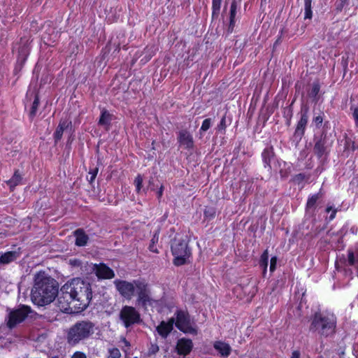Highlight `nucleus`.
I'll use <instances>...</instances> for the list:
<instances>
[{
  "mask_svg": "<svg viewBox=\"0 0 358 358\" xmlns=\"http://www.w3.org/2000/svg\"><path fill=\"white\" fill-rule=\"evenodd\" d=\"M159 346L157 344H151V345L148 350V355H155L159 351Z\"/></svg>",
  "mask_w": 358,
  "mask_h": 358,
  "instance_id": "38",
  "label": "nucleus"
},
{
  "mask_svg": "<svg viewBox=\"0 0 358 358\" xmlns=\"http://www.w3.org/2000/svg\"><path fill=\"white\" fill-rule=\"evenodd\" d=\"M122 343L124 344V345L127 348H129L130 347V343L126 339V338H123L122 340Z\"/></svg>",
  "mask_w": 358,
  "mask_h": 358,
  "instance_id": "48",
  "label": "nucleus"
},
{
  "mask_svg": "<svg viewBox=\"0 0 358 358\" xmlns=\"http://www.w3.org/2000/svg\"><path fill=\"white\" fill-rule=\"evenodd\" d=\"M178 141L180 144L187 149L193 148L194 142L193 138L187 130H182L178 134Z\"/></svg>",
  "mask_w": 358,
  "mask_h": 358,
  "instance_id": "18",
  "label": "nucleus"
},
{
  "mask_svg": "<svg viewBox=\"0 0 358 358\" xmlns=\"http://www.w3.org/2000/svg\"><path fill=\"white\" fill-rule=\"evenodd\" d=\"M171 252L174 256V265L179 266L185 264L191 255L187 236H176L171 243Z\"/></svg>",
  "mask_w": 358,
  "mask_h": 358,
  "instance_id": "5",
  "label": "nucleus"
},
{
  "mask_svg": "<svg viewBox=\"0 0 358 358\" xmlns=\"http://www.w3.org/2000/svg\"><path fill=\"white\" fill-rule=\"evenodd\" d=\"M134 358H137V357H134Z\"/></svg>",
  "mask_w": 358,
  "mask_h": 358,
  "instance_id": "53",
  "label": "nucleus"
},
{
  "mask_svg": "<svg viewBox=\"0 0 358 358\" xmlns=\"http://www.w3.org/2000/svg\"><path fill=\"white\" fill-rule=\"evenodd\" d=\"M109 352L111 358H120L121 357V352L118 348H114L110 350Z\"/></svg>",
  "mask_w": 358,
  "mask_h": 358,
  "instance_id": "35",
  "label": "nucleus"
},
{
  "mask_svg": "<svg viewBox=\"0 0 358 358\" xmlns=\"http://www.w3.org/2000/svg\"><path fill=\"white\" fill-rule=\"evenodd\" d=\"M276 263H277V258L275 257H273L271 259V262H270V271L271 272L275 271V266H276Z\"/></svg>",
  "mask_w": 358,
  "mask_h": 358,
  "instance_id": "40",
  "label": "nucleus"
},
{
  "mask_svg": "<svg viewBox=\"0 0 358 358\" xmlns=\"http://www.w3.org/2000/svg\"><path fill=\"white\" fill-rule=\"evenodd\" d=\"M216 210L213 207H206L204 210V216L208 219H212L215 217Z\"/></svg>",
  "mask_w": 358,
  "mask_h": 358,
  "instance_id": "32",
  "label": "nucleus"
},
{
  "mask_svg": "<svg viewBox=\"0 0 358 358\" xmlns=\"http://www.w3.org/2000/svg\"><path fill=\"white\" fill-rule=\"evenodd\" d=\"M226 128V120L225 117H223L220 121V124L218 125L219 129H225Z\"/></svg>",
  "mask_w": 358,
  "mask_h": 358,
  "instance_id": "45",
  "label": "nucleus"
},
{
  "mask_svg": "<svg viewBox=\"0 0 358 358\" xmlns=\"http://www.w3.org/2000/svg\"><path fill=\"white\" fill-rule=\"evenodd\" d=\"M142 182H143V178L141 175H138V176L134 180V184L136 187V190L138 192L141 190V188L142 187Z\"/></svg>",
  "mask_w": 358,
  "mask_h": 358,
  "instance_id": "34",
  "label": "nucleus"
},
{
  "mask_svg": "<svg viewBox=\"0 0 358 358\" xmlns=\"http://www.w3.org/2000/svg\"><path fill=\"white\" fill-rule=\"evenodd\" d=\"M352 115L355 121V124L357 127H358V108H354Z\"/></svg>",
  "mask_w": 358,
  "mask_h": 358,
  "instance_id": "44",
  "label": "nucleus"
},
{
  "mask_svg": "<svg viewBox=\"0 0 358 358\" xmlns=\"http://www.w3.org/2000/svg\"><path fill=\"white\" fill-rule=\"evenodd\" d=\"M336 327V318L333 313L318 311L310 318L309 331L320 336L328 337L335 333Z\"/></svg>",
  "mask_w": 358,
  "mask_h": 358,
  "instance_id": "4",
  "label": "nucleus"
},
{
  "mask_svg": "<svg viewBox=\"0 0 358 358\" xmlns=\"http://www.w3.org/2000/svg\"><path fill=\"white\" fill-rule=\"evenodd\" d=\"M93 271L99 278L111 279L115 276L114 271L105 264H94Z\"/></svg>",
  "mask_w": 358,
  "mask_h": 358,
  "instance_id": "12",
  "label": "nucleus"
},
{
  "mask_svg": "<svg viewBox=\"0 0 358 358\" xmlns=\"http://www.w3.org/2000/svg\"><path fill=\"white\" fill-rule=\"evenodd\" d=\"M348 0H340L338 3L336 4V10L338 11H341L343 8V7L347 3Z\"/></svg>",
  "mask_w": 358,
  "mask_h": 358,
  "instance_id": "41",
  "label": "nucleus"
},
{
  "mask_svg": "<svg viewBox=\"0 0 358 358\" xmlns=\"http://www.w3.org/2000/svg\"><path fill=\"white\" fill-rule=\"evenodd\" d=\"M314 122L317 127H320L322 123L323 117L321 115H318L313 119Z\"/></svg>",
  "mask_w": 358,
  "mask_h": 358,
  "instance_id": "42",
  "label": "nucleus"
},
{
  "mask_svg": "<svg viewBox=\"0 0 358 358\" xmlns=\"http://www.w3.org/2000/svg\"><path fill=\"white\" fill-rule=\"evenodd\" d=\"M98 171H99L98 168H95V169L90 171L89 174L91 175L90 179L89 180L90 182H92L94 180L95 178L97 175Z\"/></svg>",
  "mask_w": 358,
  "mask_h": 358,
  "instance_id": "39",
  "label": "nucleus"
},
{
  "mask_svg": "<svg viewBox=\"0 0 358 358\" xmlns=\"http://www.w3.org/2000/svg\"><path fill=\"white\" fill-rule=\"evenodd\" d=\"M210 127H211V119L210 118L205 119L202 123L201 127L200 132L206 131L207 130H208L210 129Z\"/></svg>",
  "mask_w": 358,
  "mask_h": 358,
  "instance_id": "33",
  "label": "nucleus"
},
{
  "mask_svg": "<svg viewBox=\"0 0 358 358\" xmlns=\"http://www.w3.org/2000/svg\"><path fill=\"white\" fill-rule=\"evenodd\" d=\"M65 285L62 286L60 293L57 294V299L55 303L57 310L66 313L78 312L74 310L73 299L71 295L66 290Z\"/></svg>",
  "mask_w": 358,
  "mask_h": 358,
  "instance_id": "7",
  "label": "nucleus"
},
{
  "mask_svg": "<svg viewBox=\"0 0 358 358\" xmlns=\"http://www.w3.org/2000/svg\"><path fill=\"white\" fill-rule=\"evenodd\" d=\"M137 282L142 281L137 280L132 282H128L123 280H115L114 281V285L121 296L130 299L134 294L135 289H136V282Z\"/></svg>",
  "mask_w": 358,
  "mask_h": 358,
  "instance_id": "10",
  "label": "nucleus"
},
{
  "mask_svg": "<svg viewBox=\"0 0 358 358\" xmlns=\"http://www.w3.org/2000/svg\"><path fill=\"white\" fill-rule=\"evenodd\" d=\"M326 143V136L324 137L321 136L320 138L315 139L313 152L319 159H322L327 155Z\"/></svg>",
  "mask_w": 358,
  "mask_h": 358,
  "instance_id": "14",
  "label": "nucleus"
},
{
  "mask_svg": "<svg viewBox=\"0 0 358 358\" xmlns=\"http://www.w3.org/2000/svg\"><path fill=\"white\" fill-rule=\"evenodd\" d=\"M20 256V253L16 251H9L2 254L0 256L1 264H7L16 260Z\"/></svg>",
  "mask_w": 358,
  "mask_h": 358,
  "instance_id": "22",
  "label": "nucleus"
},
{
  "mask_svg": "<svg viewBox=\"0 0 358 358\" xmlns=\"http://www.w3.org/2000/svg\"><path fill=\"white\" fill-rule=\"evenodd\" d=\"M268 255L267 250L264 251L262 255L259 260V266L266 271L268 266Z\"/></svg>",
  "mask_w": 358,
  "mask_h": 358,
  "instance_id": "30",
  "label": "nucleus"
},
{
  "mask_svg": "<svg viewBox=\"0 0 358 358\" xmlns=\"http://www.w3.org/2000/svg\"><path fill=\"white\" fill-rule=\"evenodd\" d=\"M288 114L287 115H289V118H291V117L292 116V108L291 107H289L288 109Z\"/></svg>",
  "mask_w": 358,
  "mask_h": 358,
  "instance_id": "50",
  "label": "nucleus"
},
{
  "mask_svg": "<svg viewBox=\"0 0 358 358\" xmlns=\"http://www.w3.org/2000/svg\"><path fill=\"white\" fill-rule=\"evenodd\" d=\"M301 353L299 350H294L292 353L291 358H300Z\"/></svg>",
  "mask_w": 358,
  "mask_h": 358,
  "instance_id": "46",
  "label": "nucleus"
},
{
  "mask_svg": "<svg viewBox=\"0 0 358 358\" xmlns=\"http://www.w3.org/2000/svg\"><path fill=\"white\" fill-rule=\"evenodd\" d=\"M306 178V176L303 173H299L294 176L293 180L296 183H301Z\"/></svg>",
  "mask_w": 358,
  "mask_h": 358,
  "instance_id": "37",
  "label": "nucleus"
},
{
  "mask_svg": "<svg viewBox=\"0 0 358 358\" xmlns=\"http://www.w3.org/2000/svg\"><path fill=\"white\" fill-rule=\"evenodd\" d=\"M21 180L22 177L18 171H15L13 177L8 181V184L10 185V188H13L17 186Z\"/></svg>",
  "mask_w": 358,
  "mask_h": 358,
  "instance_id": "26",
  "label": "nucleus"
},
{
  "mask_svg": "<svg viewBox=\"0 0 358 358\" xmlns=\"http://www.w3.org/2000/svg\"><path fill=\"white\" fill-rule=\"evenodd\" d=\"M336 213V209H334V210H333L332 213H331V215L329 216V219H330L331 220H333V219L335 217Z\"/></svg>",
  "mask_w": 358,
  "mask_h": 358,
  "instance_id": "49",
  "label": "nucleus"
},
{
  "mask_svg": "<svg viewBox=\"0 0 358 358\" xmlns=\"http://www.w3.org/2000/svg\"><path fill=\"white\" fill-rule=\"evenodd\" d=\"M322 198V194L320 192L313 194L310 196L307 201L306 211L309 213H313L316 208L317 201Z\"/></svg>",
  "mask_w": 358,
  "mask_h": 358,
  "instance_id": "23",
  "label": "nucleus"
},
{
  "mask_svg": "<svg viewBox=\"0 0 358 358\" xmlns=\"http://www.w3.org/2000/svg\"><path fill=\"white\" fill-rule=\"evenodd\" d=\"M71 121L69 119L62 120L59 122V125L57 126L56 131L54 133V139L55 143L61 140L64 131L67 130L69 128L71 129Z\"/></svg>",
  "mask_w": 358,
  "mask_h": 358,
  "instance_id": "16",
  "label": "nucleus"
},
{
  "mask_svg": "<svg viewBox=\"0 0 358 358\" xmlns=\"http://www.w3.org/2000/svg\"><path fill=\"white\" fill-rule=\"evenodd\" d=\"M58 294V283L47 275L40 271L35 275L34 285L31 289V301L38 306H44L54 301Z\"/></svg>",
  "mask_w": 358,
  "mask_h": 358,
  "instance_id": "1",
  "label": "nucleus"
},
{
  "mask_svg": "<svg viewBox=\"0 0 358 358\" xmlns=\"http://www.w3.org/2000/svg\"><path fill=\"white\" fill-rule=\"evenodd\" d=\"M192 347V340L181 338L178 341L176 348L179 355L185 356L191 352Z\"/></svg>",
  "mask_w": 358,
  "mask_h": 358,
  "instance_id": "15",
  "label": "nucleus"
},
{
  "mask_svg": "<svg viewBox=\"0 0 358 358\" xmlns=\"http://www.w3.org/2000/svg\"><path fill=\"white\" fill-rule=\"evenodd\" d=\"M222 0H213V17H217L220 10Z\"/></svg>",
  "mask_w": 358,
  "mask_h": 358,
  "instance_id": "31",
  "label": "nucleus"
},
{
  "mask_svg": "<svg viewBox=\"0 0 358 358\" xmlns=\"http://www.w3.org/2000/svg\"><path fill=\"white\" fill-rule=\"evenodd\" d=\"M312 0H304V10L305 16L304 19H311L313 17V13L311 10Z\"/></svg>",
  "mask_w": 358,
  "mask_h": 358,
  "instance_id": "27",
  "label": "nucleus"
},
{
  "mask_svg": "<svg viewBox=\"0 0 358 358\" xmlns=\"http://www.w3.org/2000/svg\"><path fill=\"white\" fill-rule=\"evenodd\" d=\"M164 187L162 185L157 192L158 198H161L163 194Z\"/></svg>",
  "mask_w": 358,
  "mask_h": 358,
  "instance_id": "47",
  "label": "nucleus"
},
{
  "mask_svg": "<svg viewBox=\"0 0 358 358\" xmlns=\"http://www.w3.org/2000/svg\"><path fill=\"white\" fill-rule=\"evenodd\" d=\"M31 311V308L25 305L21 306L17 309L9 310L5 320L7 327L9 329L16 327L18 324L25 320Z\"/></svg>",
  "mask_w": 358,
  "mask_h": 358,
  "instance_id": "6",
  "label": "nucleus"
},
{
  "mask_svg": "<svg viewBox=\"0 0 358 358\" xmlns=\"http://www.w3.org/2000/svg\"><path fill=\"white\" fill-rule=\"evenodd\" d=\"M71 358H87L86 355L80 351L76 352Z\"/></svg>",
  "mask_w": 358,
  "mask_h": 358,
  "instance_id": "43",
  "label": "nucleus"
},
{
  "mask_svg": "<svg viewBox=\"0 0 358 358\" xmlns=\"http://www.w3.org/2000/svg\"><path fill=\"white\" fill-rule=\"evenodd\" d=\"M213 347L222 357H228L231 352L230 345L222 341L215 342Z\"/></svg>",
  "mask_w": 358,
  "mask_h": 358,
  "instance_id": "21",
  "label": "nucleus"
},
{
  "mask_svg": "<svg viewBox=\"0 0 358 358\" xmlns=\"http://www.w3.org/2000/svg\"><path fill=\"white\" fill-rule=\"evenodd\" d=\"M236 2L235 0H234L231 3V8H230V26L234 25V19L236 13Z\"/></svg>",
  "mask_w": 358,
  "mask_h": 358,
  "instance_id": "29",
  "label": "nucleus"
},
{
  "mask_svg": "<svg viewBox=\"0 0 358 358\" xmlns=\"http://www.w3.org/2000/svg\"><path fill=\"white\" fill-rule=\"evenodd\" d=\"M262 159L264 164V168L268 171H271V161L273 159L275 155L272 147L267 148L264 150L262 154Z\"/></svg>",
  "mask_w": 358,
  "mask_h": 358,
  "instance_id": "19",
  "label": "nucleus"
},
{
  "mask_svg": "<svg viewBox=\"0 0 358 358\" xmlns=\"http://www.w3.org/2000/svg\"><path fill=\"white\" fill-rule=\"evenodd\" d=\"M174 318H171L167 322L162 321L157 327L158 334L164 338H166L173 330Z\"/></svg>",
  "mask_w": 358,
  "mask_h": 358,
  "instance_id": "17",
  "label": "nucleus"
},
{
  "mask_svg": "<svg viewBox=\"0 0 358 358\" xmlns=\"http://www.w3.org/2000/svg\"><path fill=\"white\" fill-rule=\"evenodd\" d=\"M95 324L90 320H80L71 325L66 331V341L69 346L85 343L95 332Z\"/></svg>",
  "mask_w": 358,
  "mask_h": 358,
  "instance_id": "3",
  "label": "nucleus"
},
{
  "mask_svg": "<svg viewBox=\"0 0 358 358\" xmlns=\"http://www.w3.org/2000/svg\"><path fill=\"white\" fill-rule=\"evenodd\" d=\"M333 210H334V209H333V208H332L331 206H328V207L327 208V210H327V212H328V213H329V212H330L331 210H332V211H333Z\"/></svg>",
  "mask_w": 358,
  "mask_h": 358,
  "instance_id": "51",
  "label": "nucleus"
},
{
  "mask_svg": "<svg viewBox=\"0 0 358 358\" xmlns=\"http://www.w3.org/2000/svg\"><path fill=\"white\" fill-rule=\"evenodd\" d=\"M348 264L354 266L358 271V250L355 253L348 251Z\"/></svg>",
  "mask_w": 358,
  "mask_h": 358,
  "instance_id": "25",
  "label": "nucleus"
},
{
  "mask_svg": "<svg viewBox=\"0 0 358 358\" xmlns=\"http://www.w3.org/2000/svg\"><path fill=\"white\" fill-rule=\"evenodd\" d=\"M74 236L76 237V242L75 244L77 246L82 247L87 245L89 237L85 234L84 230L83 229H78L74 232Z\"/></svg>",
  "mask_w": 358,
  "mask_h": 358,
  "instance_id": "20",
  "label": "nucleus"
},
{
  "mask_svg": "<svg viewBox=\"0 0 358 358\" xmlns=\"http://www.w3.org/2000/svg\"><path fill=\"white\" fill-rule=\"evenodd\" d=\"M38 106H39V99H38V95H36L34 100L32 103L30 111H29V117L31 119L36 116Z\"/></svg>",
  "mask_w": 358,
  "mask_h": 358,
  "instance_id": "28",
  "label": "nucleus"
},
{
  "mask_svg": "<svg viewBox=\"0 0 358 358\" xmlns=\"http://www.w3.org/2000/svg\"><path fill=\"white\" fill-rule=\"evenodd\" d=\"M136 284L138 295L136 303L144 309H146L148 306H152L155 300L151 298L148 285L143 281L137 282Z\"/></svg>",
  "mask_w": 358,
  "mask_h": 358,
  "instance_id": "9",
  "label": "nucleus"
},
{
  "mask_svg": "<svg viewBox=\"0 0 358 358\" xmlns=\"http://www.w3.org/2000/svg\"><path fill=\"white\" fill-rule=\"evenodd\" d=\"M307 113L308 109H305L304 111H301V118L297 123L296 128L294 134V137L296 139L301 140L304 134L308 118Z\"/></svg>",
  "mask_w": 358,
  "mask_h": 358,
  "instance_id": "13",
  "label": "nucleus"
},
{
  "mask_svg": "<svg viewBox=\"0 0 358 358\" xmlns=\"http://www.w3.org/2000/svg\"><path fill=\"white\" fill-rule=\"evenodd\" d=\"M73 299L74 310L83 311L90 303L92 298L91 285L80 278H74L69 283L64 285Z\"/></svg>",
  "mask_w": 358,
  "mask_h": 358,
  "instance_id": "2",
  "label": "nucleus"
},
{
  "mask_svg": "<svg viewBox=\"0 0 358 358\" xmlns=\"http://www.w3.org/2000/svg\"><path fill=\"white\" fill-rule=\"evenodd\" d=\"M120 319L122 321L124 327H129L138 324L141 322V315L134 307L124 306L120 313Z\"/></svg>",
  "mask_w": 358,
  "mask_h": 358,
  "instance_id": "8",
  "label": "nucleus"
},
{
  "mask_svg": "<svg viewBox=\"0 0 358 358\" xmlns=\"http://www.w3.org/2000/svg\"><path fill=\"white\" fill-rule=\"evenodd\" d=\"M111 120L112 115L107 110L103 109L101 110V114L99 120V124L101 126H104L108 130L110 127Z\"/></svg>",
  "mask_w": 358,
  "mask_h": 358,
  "instance_id": "24",
  "label": "nucleus"
},
{
  "mask_svg": "<svg viewBox=\"0 0 358 358\" xmlns=\"http://www.w3.org/2000/svg\"><path fill=\"white\" fill-rule=\"evenodd\" d=\"M176 326L184 333L194 335L197 333L196 329L191 324L188 313L182 310L177 312Z\"/></svg>",
  "mask_w": 358,
  "mask_h": 358,
  "instance_id": "11",
  "label": "nucleus"
},
{
  "mask_svg": "<svg viewBox=\"0 0 358 358\" xmlns=\"http://www.w3.org/2000/svg\"><path fill=\"white\" fill-rule=\"evenodd\" d=\"M320 92V85L317 83H314L310 92V96L315 97Z\"/></svg>",
  "mask_w": 358,
  "mask_h": 358,
  "instance_id": "36",
  "label": "nucleus"
},
{
  "mask_svg": "<svg viewBox=\"0 0 358 358\" xmlns=\"http://www.w3.org/2000/svg\"><path fill=\"white\" fill-rule=\"evenodd\" d=\"M52 358H59V357L55 356V357H52Z\"/></svg>",
  "mask_w": 358,
  "mask_h": 358,
  "instance_id": "52",
  "label": "nucleus"
}]
</instances>
